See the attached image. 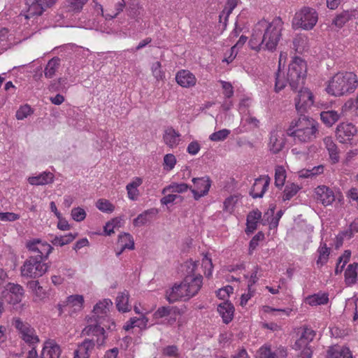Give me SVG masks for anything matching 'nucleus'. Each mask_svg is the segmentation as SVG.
<instances>
[{
    "instance_id": "13d9d810",
    "label": "nucleus",
    "mask_w": 358,
    "mask_h": 358,
    "mask_svg": "<svg viewBox=\"0 0 358 358\" xmlns=\"http://www.w3.org/2000/svg\"><path fill=\"white\" fill-rule=\"evenodd\" d=\"M202 266L205 268V275L209 278L212 274L213 263L211 259L206 255L202 259Z\"/></svg>"
},
{
    "instance_id": "473e14b6",
    "label": "nucleus",
    "mask_w": 358,
    "mask_h": 358,
    "mask_svg": "<svg viewBox=\"0 0 358 358\" xmlns=\"http://www.w3.org/2000/svg\"><path fill=\"white\" fill-rule=\"evenodd\" d=\"M84 299L82 295H71L67 298L66 307L73 308V311H80L83 309Z\"/></svg>"
},
{
    "instance_id": "69168bd1",
    "label": "nucleus",
    "mask_w": 358,
    "mask_h": 358,
    "mask_svg": "<svg viewBox=\"0 0 358 358\" xmlns=\"http://www.w3.org/2000/svg\"><path fill=\"white\" fill-rule=\"evenodd\" d=\"M164 164L169 166V169L171 170L174 167L176 163V159L173 155L167 154L164 157Z\"/></svg>"
},
{
    "instance_id": "aec40b11",
    "label": "nucleus",
    "mask_w": 358,
    "mask_h": 358,
    "mask_svg": "<svg viewBox=\"0 0 358 358\" xmlns=\"http://www.w3.org/2000/svg\"><path fill=\"white\" fill-rule=\"evenodd\" d=\"M166 298L169 303H174L180 299L188 300L190 297H189L182 282L179 285L176 284L171 289L167 290Z\"/></svg>"
},
{
    "instance_id": "a211bd4d",
    "label": "nucleus",
    "mask_w": 358,
    "mask_h": 358,
    "mask_svg": "<svg viewBox=\"0 0 358 358\" xmlns=\"http://www.w3.org/2000/svg\"><path fill=\"white\" fill-rule=\"evenodd\" d=\"M202 276L201 275L194 276L193 275H187L182 281L184 287L185 288L189 297L195 296L202 285Z\"/></svg>"
},
{
    "instance_id": "4c0bfd02",
    "label": "nucleus",
    "mask_w": 358,
    "mask_h": 358,
    "mask_svg": "<svg viewBox=\"0 0 358 358\" xmlns=\"http://www.w3.org/2000/svg\"><path fill=\"white\" fill-rule=\"evenodd\" d=\"M77 234L69 233L64 236H55L50 241L54 245L64 246L71 243L76 237Z\"/></svg>"
},
{
    "instance_id": "a18cd8bd",
    "label": "nucleus",
    "mask_w": 358,
    "mask_h": 358,
    "mask_svg": "<svg viewBox=\"0 0 358 358\" xmlns=\"http://www.w3.org/2000/svg\"><path fill=\"white\" fill-rule=\"evenodd\" d=\"M351 19V14L348 11H343L341 14L338 15L333 20V24L338 27L341 28L344 24Z\"/></svg>"
},
{
    "instance_id": "de8ad7c7",
    "label": "nucleus",
    "mask_w": 358,
    "mask_h": 358,
    "mask_svg": "<svg viewBox=\"0 0 358 358\" xmlns=\"http://www.w3.org/2000/svg\"><path fill=\"white\" fill-rule=\"evenodd\" d=\"M96 208L105 213H112L114 210V206L106 199H99L96 203Z\"/></svg>"
},
{
    "instance_id": "ea45409f",
    "label": "nucleus",
    "mask_w": 358,
    "mask_h": 358,
    "mask_svg": "<svg viewBox=\"0 0 358 358\" xmlns=\"http://www.w3.org/2000/svg\"><path fill=\"white\" fill-rule=\"evenodd\" d=\"M328 301V294L325 293L314 294L306 299L307 303L310 306L326 304Z\"/></svg>"
},
{
    "instance_id": "f3484780",
    "label": "nucleus",
    "mask_w": 358,
    "mask_h": 358,
    "mask_svg": "<svg viewBox=\"0 0 358 358\" xmlns=\"http://www.w3.org/2000/svg\"><path fill=\"white\" fill-rule=\"evenodd\" d=\"M287 350L282 346L272 349L270 345H264L257 351V358H286Z\"/></svg>"
},
{
    "instance_id": "5701e85b",
    "label": "nucleus",
    "mask_w": 358,
    "mask_h": 358,
    "mask_svg": "<svg viewBox=\"0 0 358 358\" xmlns=\"http://www.w3.org/2000/svg\"><path fill=\"white\" fill-rule=\"evenodd\" d=\"M95 344L96 343L94 339H85L75 350L73 358H90Z\"/></svg>"
},
{
    "instance_id": "c9c22d12",
    "label": "nucleus",
    "mask_w": 358,
    "mask_h": 358,
    "mask_svg": "<svg viewBox=\"0 0 358 358\" xmlns=\"http://www.w3.org/2000/svg\"><path fill=\"white\" fill-rule=\"evenodd\" d=\"M60 66V59L59 57H53L48 62L45 70L44 75L47 78H52L57 70Z\"/></svg>"
},
{
    "instance_id": "052dcab7",
    "label": "nucleus",
    "mask_w": 358,
    "mask_h": 358,
    "mask_svg": "<svg viewBox=\"0 0 358 358\" xmlns=\"http://www.w3.org/2000/svg\"><path fill=\"white\" fill-rule=\"evenodd\" d=\"M19 218L20 215L14 213H0V221L1 222H14Z\"/></svg>"
},
{
    "instance_id": "58836bf2",
    "label": "nucleus",
    "mask_w": 358,
    "mask_h": 358,
    "mask_svg": "<svg viewBox=\"0 0 358 358\" xmlns=\"http://www.w3.org/2000/svg\"><path fill=\"white\" fill-rule=\"evenodd\" d=\"M118 243L121 245V248H122L123 250L134 249V238L129 234L124 233L123 234H120L118 238Z\"/></svg>"
},
{
    "instance_id": "dca6fc26",
    "label": "nucleus",
    "mask_w": 358,
    "mask_h": 358,
    "mask_svg": "<svg viewBox=\"0 0 358 358\" xmlns=\"http://www.w3.org/2000/svg\"><path fill=\"white\" fill-rule=\"evenodd\" d=\"M24 296V289L19 284L8 283L4 297L10 304H17L22 301Z\"/></svg>"
},
{
    "instance_id": "e433bc0d",
    "label": "nucleus",
    "mask_w": 358,
    "mask_h": 358,
    "mask_svg": "<svg viewBox=\"0 0 358 358\" xmlns=\"http://www.w3.org/2000/svg\"><path fill=\"white\" fill-rule=\"evenodd\" d=\"M262 217V213L257 210L250 212L247 217V228L250 231L257 229V222Z\"/></svg>"
},
{
    "instance_id": "a19ab883",
    "label": "nucleus",
    "mask_w": 358,
    "mask_h": 358,
    "mask_svg": "<svg viewBox=\"0 0 358 358\" xmlns=\"http://www.w3.org/2000/svg\"><path fill=\"white\" fill-rule=\"evenodd\" d=\"M299 189L300 187L298 185H296L294 183L287 184L285 186V188L283 192L282 200H290L293 196H294L297 194Z\"/></svg>"
},
{
    "instance_id": "9d476101",
    "label": "nucleus",
    "mask_w": 358,
    "mask_h": 358,
    "mask_svg": "<svg viewBox=\"0 0 358 358\" xmlns=\"http://www.w3.org/2000/svg\"><path fill=\"white\" fill-rule=\"evenodd\" d=\"M57 0H26L28 6L25 17L27 19L38 17L43 14L44 10L52 6Z\"/></svg>"
},
{
    "instance_id": "bf43d9fd",
    "label": "nucleus",
    "mask_w": 358,
    "mask_h": 358,
    "mask_svg": "<svg viewBox=\"0 0 358 358\" xmlns=\"http://www.w3.org/2000/svg\"><path fill=\"white\" fill-rule=\"evenodd\" d=\"M233 291L234 288L230 285H227L217 292V296L220 299L224 300L229 296L230 294L233 293Z\"/></svg>"
},
{
    "instance_id": "72a5a7b5",
    "label": "nucleus",
    "mask_w": 358,
    "mask_h": 358,
    "mask_svg": "<svg viewBox=\"0 0 358 358\" xmlns=\"http://www.w3.org/2000/svg\"><path fill=\"white\" fill-rule=\"evenodd\" d=\"M357 263L349 264L345 271V281L348 285H352L357 282Z\"/></svg>"
},
{
    "instance_id": "4be33fe9",
    "label": "nucleus",
    "mask_w": 358,
    "mask_h": 358,
    "mask_svg": "<svg viewBox=\"0 0 358 358\" xmlns=\"http://www.w3.org/2000/svg\"><path fill=\"white\" fill-rule=\"evenodd\" d=\"M61 352L60 346L54 340H48L44 343L41 356L42 358H59Z\"/></svg>"
},
{
    "instance_id": "7c9ffc66",
    "label": "nucleus",
    "mask_w": 358,
    "mask_h": 358,
    "mask_svg": "<svg viewBox=\"0 0 358 358\" xmlns=\"http://www.w3.org/2000/svg\"><path fill=\"white\" fill-rule=\"evenodd\" d=\"M318 255L316 264L318 268H321L326 264L329 260L330 255V248L327 246L325 243L321 242L317 250Z\"/></svg>"
},
{
    "instance_id": "0e129e2a",
    "label": "nucleus",
    "mask_w": 358,
    "mask_h": 358,
    "mask_svg": "<svg viewBox=\"0 0 358 358\" xmlns=\"http://www.w3.org/2000/svg\"><path fill=\"white\" fill-rule=\"evenodd\" d=\"M201 149V145L198 141H192L187 146V151L189 155H196Z\"/></svg>"
},
{
    "instance_id": "79ce46f5",
    "label": "nucleus",
    "mask_w": 358,
    "mask_h": 358,
    "mask_svg": "<svg viewBox=\"0 0 358 358\" xmlns=\"http://www.w3.org/2000/svg\"><path fill=\"white\" fill-rule=\"evenodd\" d=\"M188 189H191V187H189L186 183H172L163 189L162 194H165L167 191L183 193Z\"/></svg>"
},
{
    "instance_id": "8fccbe9b",
    "label": "nucleus",
    "mask_w": 358,
    "mask_h": 358,
    "mask_svg": "<svg viewBox=\"0 0 358 358\" xmlns=\"http://www.w3.org/2000/svg\"><path fill=\"white\" fill-rule=\"evenodd\" d=\"M151 70L153 76L157 80H162L165 78V73L162 69V64L159 62H156L152 64L151 66Z\"/></svg>"
},
{
    "instance_id": "4d7b16f0",
    "label": "nucleus",
    "mask_w": 358,
    "mask_h": 358,
    "mask_svg": "<svg viewBox=\"0 0 358 358\" xmlns=\"http://www.w3.org/2000/svg\"><path fill=\"white\" fill-rule=\"evenodd\" d=\"M357 232H358V219L355 220L350 224L349 229L343 233V236L345 238H350Z\"/></svg>"
},
{
    "instance_id": "39448f33",
    "label": "nucleus",
    "mask_w": 358,
    "mask_h": 358,
    "mask_svg": "<svg viewBox=\"0 0 358 358\" xmlns=\"http://www.w3.org/2000/svg\"><path fill=\"white\" fill-rule=\"evenodd\" d=\"M358 85L357 76L352 72H339L329 81L328 94L340 96L353 92Z\"/></svg>"
},
{
    "instance_id": "4468645a",
    "label": "nucleus",
    "mask_w": 358,
    "mask_h": 358,
    "mask_svg": "<svg viewBox=\"0 0 358 358\" xmlns=\"http://www.w3.org/2000/svg\"><path fill=\"white\" fill-rule=\"evenodd\" d=\"M313 96L307 88L301 90L295 99V106L298 112L302 113L313 105Z\"/></svg>"
},
{
    "instance_id": "393cba45",
    "label": "nucleus",
    "mask_w": 358,
    "mask_h": 358,
    "mask_svg": "<svg viewBox=\"0 0 358 358\" xmlns=\"http://www.w3.org/2000/svg\"><path fill=\"white\" fill-rule=\"evenodd\" d=\"M53 181L54 175L50 171H44L38 176L28 178V182L31 185H45L52 183Z\"/></svg>"
},
{
    "instance_id": "f704fd0d",
    "label": "nucleus",
    "mask_w": 358,
    "mask_h": 358,
    "mask_svg": "<svg viewBox=\"0 0 358 358\" xmlns=\"http://www.w3.org/2000/svg\"><path fill=\"white\" fill-rule=\"evenodd\" d=\"M142 179L140 178H136L131 182L129 183L126 186V189L127 191L128 197L135 201L137 199L139 192L138 189V187H139L142 184Z\"/></svg>"
},
{
    "instance_id": "20e7f679",
    "label": "nucleus",
    "mask_w": 358,
    "mask_h": 358,
    "mask_svg": "<svg viewBox=\"0 0 358 358\" xmlns=\"http://www.w3.org/2000/svg\"><path fill=\"white\" fill-rule=\"evenodd\" d=\"M319 127V123L313 117L300 115L291 121L287 134L295 143H310L318 137Z\"/></svg>"
},
{
    "instance_id": "1a4fd4ad",
    "label": "nucleus",
    "mask_w": 358,
    "mask_h": 358,
    "mask_svg": "<svg viewBox=\"0 0 358 358\" xmlns=\"http://www.w3.org/2000/svg\"><path fill=\"white\" fill-rule=\"evenodd\" d=\"M87 325L82 331V334L88 336H95L96 339L95 341L97 345H103L105 343L106 335L103 327L101 325L99 321L96 320L94 318L88 317L87 319Z\"/></svg>"
},
{
    "instance_id": "3c124183",
    "label": "nucleus",
    "mask_w": 358,
    "mask_h": 358,
    "mask_svg": "<svg viewBox=\"0 0 358 358\" xmlns=\"http://www.w3.org/2000/svg\"><path fill=\"white\" fill-rule=\"evenodd\" d=\"M229 134V129H223L210 134L209 139L212 141H222L227 138Z\"/></svg>"
},
{
    "instance_id": "2eb2a0df",
    "label": "nucleus",
    "mask_w": 358,
    "mask_h": 358,
    "mask_svg": "<svg viewBox=\"0 0 358 358\" xmlns=\"http://www.w3.org/2000/svg\"><path fill=\"white\" fill-rule=\"evenodd\" d=\"M285 144L283 131L273 129L270 132L268 148L273 154H277L282 150Z\"/></svg>"
},
{
    "instance_id": "49530a36",
    "label": "nucleus",
    "mask_w": 358,
    "mask_h": 358,
    "mask_svg": "<svg viewBox=\"0 0 358 358\" xmlns=\"http://www.w3.org/2000/svg\"><path fill=\"white\" fill-rule=\"evenodd\" d=\"M29 287L34 292L36 296L40 299H43L46 297L47 293L42 286L40 285L38 281H31L29 284Z\"/></svg>"
},
{
    "instance_id": "f03ea898",
    "label": "nucleus",
    "mask_w": 358,
    "mask_h": 358,
    "mask_svg": "<svg viewBox=\"0 0 358 358\" xmlns=\"http://www.w3.org/2000/svg\"><path fill=\"white\" fill-rule=\"evenodd\" d=\"M283 22L280 17H275L271 22L265 20L258 22L254 29L250 45L254 50L275 49L282 30Z\"/></svg>"
},
{
    "instance_id": "5fc2aeb1",
    "label": "nucleus",
    "mask_w": 358,
    "mask_h": 358,
    "mask_svg": "<svg viewBox=\"0 0 358 358\" xmlns=\"http://www.w3.org/2000/svg\"><path fill=\"white\" fill-rule=\"evenodd\" d=\"M162 354L167 357H174L175 358H180L178 353V348L176 345H168L163 348Z\"/></svg>"
},
{
    "instance_id": "b1692460",
    "label": "nucleus",
    "mask_w": 358,
    "mask_h": 358,
    "mask_svg": "<svg viewBox=\"0 0 358 358\" xmlns=\"http://www.w3.org/2000/svg\"><path fill=\"white\" fill-rule=\"evenodd\" d=\"M177 83L182 87H191L196 85V78L188 70H180L176 76Z\"/></svg>"
},
{
    "instance_id": "6e6552de",
    "label": "nucleus",
    "mask_w": 358,
    "mask_h": 358,
    "mask_svg": "<svg viewBox=\"0 0 358 358\" xmlns=\"http://www.w3.org/2000/svg\"><path fill=\"white\" fill-rule=\"evenodd\" d=\"M315 332L308 327L303 329L299 338L297 339L293 345L295 350L300 351L299 357L300 358H311L313 351L309 346V343L313 340Z\"/></svg>"
},
{
    "instance_id": "412c9836",
    "label": "nucleus",
    "mask_w": 358,
    "mask_h": 358,
    "mask_svg": "<svg viewBox=\"0 0 358 358\" xmlns=\"http://www.w3.org/2000/svg\"><path fill=\"white\" fill-rule=\"evenodd\" d=\"M315 198L324 206L331 205L335 200L333 191L326 186H319L315 189Z\"/></svg>"
},
{
    "instance_id": "a878e982",
    "label": "nucleus",
    "mask_w": 358,
    "mask_h": 358,
    "mask_svg": "<svg viewBox=\"0 0 358 358\" xmlns=\"http://www.w3.org/2000/svg\"><path fill=\"white\" fill-rule=\"evenodd\" d=\"M324 144L327 150L329 158L333 164H336L340 160L339 150L331 137L327 136L323 139Z\"/></svg>"
},
{
    "instance_id": "423d86ee",
    "label": "nucleus",
    "mask_w": 358,
    "mask_h": 358,
    "mask_svg": "<svg viewBox=\"0 0 358 358\" xmlns=\"http://www.w3.org/2000/svg\"><path fill=\"white\" fill-rule=\"evenodd\" d=\"M317 20V13L314 8L303 7L295 13L292 20V26L294 29L302 28L310 30L315 27Z\"/></svg>"
},
{
    "instance_id": "c03bdc74",
    "label": "nucleus",
    "mask_w": 358,
    "mask_h": 358,
    "mask_svg": "<svg viewBox=\"0 0 358 358\" xmlns=\"http://www.w3.org/2000/svg\"><path fill=\"white\" fill-rule=\"evenodd\" d=\"M172 313H176V310L173 307L162 306L159 307L153 314L155 319H160L172 315Z\"/></svg>"
},
{
    "instance_id": "0eeeda50",
    "label": "nucleus",
    "mask_w": 358,
    "mask_h": 358,
    "mask_svg": "<svg viewBox=\"0 0 358 358\" xmlns=\"http://www.w3.org/2000/svg\"><path fill=\"white\" fill-rule=\"evenodd\" d=\"M13 325L18 331L20 338L31 349L33 348L36 349V346L39 343L40 339L34 328L18 317L13 320Z\"/></svg>"
},
{
    "instance_id": "774afa93",
    "label": "nucleus",
    "mask_w": 358,
    "mask_h": 358,
    "mask_svg": "<svg viewBox=\"0 0 358 358\" xmlns=\"http://www.w3.org/2000/svg\"><path fill=\"white\" fill-rule=\"evenodd\" d=\"M347 306H352L355 309L353 320L356 321L358 319V298L349 301Z\"/></svg>"
},
{
    "instance_id": "09e8293b",
    "label": "nucleus",
    "mask_w": 358,
    "mask_h": 358,
    "mask_svg": "<svg viewBox=\"0 0 358 358\" xmlns=\"http://www.w3.org/2000/svg\"><path fill=\"white\" fill-rule=\"evenodd\" d=\"M154 209L145 210L143 213L138 215L136 218L134 220V225L136 227H141L145 224L148 221V215L153 213Z\"/></svg>"
},
{
    "instance_id": "7ed1b4c3",
    "label": "nucleus",
    "mask_w": 358,
    "mask_h": 358,
    "mask_svg": "<svg viewBox=\"0 0 358 358\" xmlns=\"http://www.w3.org/2000/svg\"><path fill=\"white\" fill-rule=\"evenodd\" d=\"M282 54H280L279 59V69L275 73V91L278 92L284 89L288 83L293 90H297L304 83L306 75V63L303 59L295 57L289 64L287 77L285 73L280 71Z\"/></svg>"
},
{
    "instance_id": "338daca9",
    "label": "nucleus",
    "mask_w": 358,
    "mask_h": 358,
    "mask_svg": "<svg viewBox=\"0 0 358 358\" xmlns=\"http://www.w3.org/2000/svg\"><path fill=\"white\" fill-rule=\"evenodd\" d=\"M87 0H69V6L73 10H80Z\"/></svg>"
},
{
    "instance_id": "bb28decb",
    "label": "nucleus",
    "mask_w": 358,
    "mask_h": 358,
    "mask_svg": "<svg viewBox=\"0 0 358 358\" xmlns=\"http://www.w3.org/2000/svg\"><path fill=\"white\" fill-rule=\"evenodd\" d=\"M327 358H352V355L348 348L336 345L329 348Z\"/></svg>"
},
{
    "instance_id": "c85d7f7f",
    "label": "nucleus",
    "mask_w": 358,
    "mask_h": 358,
    "mask_svg": "<svg viewBox=\"0 0 358 358\" xmlns=\"http://www.w3.org/2000/svg\"><path fill=\"white\" fill-rule=\"evenodd\" d=\"M164 142L170 148L176 147L179 142L180 134L173 128H168L163 136Z\"/></svg>"
},
{
    "instance_id": "f257e3e1",
    "label": "nucleus",
    "mask_w": 358,
    "mask_h": 358,
    "mask_svg": "<svg viewBox=\"0 0 358 358\" xmlns=\"http://www.w3.org/2000/svg\"><path fill=\"white\" fill-rule=\"evenodd\" d=\"M26 247L29 252L36 253V255L30 256L24 261L20 268L21 275L29 278H39L48 269V266L43 261L48 259L53 248L40 239L27 241Z\"/></svg>"
},
{
    "instance_id": "6ab92c4d",
    "label": "nucleus",
    "mask_w": 358,
    "mask_h": 358,
    "mask_svg": "<svg viewBox=\"0 0 358 358\" xmlns=\"http://www.w3.org/2000/svg\"><path fill=\"white\" fill-rule=\"evenodd\" d=\"M269 183L270 178L268 176L257 178L251 188L250 194L254 199L262 198L267 190Z\"/></svg>"
},
{
    "instance_id": "cd10ccee",
    "label": "nucleus",
    "mask_w": 358,
    "mask_h": 358,
    "mask_svg": "<svg viewBox=\"0 0 358 358\" xmlns=\"http://www.w3.org/2000/svg\"><path fill=\"white\" fill-rule=\"evenodd\" d=\"M217 311L222 316L224 323L228 324L233 319L234 308L228 301L220 303L217 307Z\"/></svg>"
},
{
    "instance_id": "680f3d73",
    "label": "nucleus",
    "mask_w": 358,
    "mask_h": 358,
    "mask_svg": "<svg viewBox=\"0 0 358 358\" xmlns=\"http://www.w3.org/2000/svg\"><path fill=\"white\" fill-rule=\"evenodd\" d=\"M264 238V234L262 232H258L250 241L249 250L250 252L256 249L259 245V242Z\"/></svg>"
},
{
    "instance_id": "37998d69",
    "label": "nucleus",
    "mask_w": 358,
    "mask_h": 358,
    "mask_svg": "<svg viewBox=\"0 0 358 358\" xmlns=\"http://www.w3.org/2000/svg\"><path fill=\"white\" fill-rule=\"evenodd\" d=\"M286 179V172L282 166H277L275 170V185L282 187Z\"/></svg>"
},
{
    "instance_id": "e2e57ef3",
    "label": "nucleus",
    "mask_w": 358,
    "mask_h": 358,
    "mask_svg": "<svg viewBox=\"0 0 358 358\" xmlns=\"http://www.w3.org/2000/svg\"><path fill=\"white\" fill-rule=\"evenodd\" d=\"M222 87L224 90V94L227 98H230L234 94V90L230 83L221 80Z\"/></svg>"
},
{
    "instance_id": "6e6d98bb",
    "label": "nucleus",
    "mask_w": 358,
    "mask_h": 358,
    "mask_svg": "<svg viewBox=\"0 0 358 358\" xmlns=\"http://www.w3.org/2000/svg\"><path fill=\"white\" fill-rule=\"evenodd\" d=\"M306 42V38L303 36H298L295 38L293 41L294 48L296 51L298 52H301L303 51L305 48V44Z\"/></svg>"
},
{
    "instance_id": "c756f323",
    "label": "nucleus",
    "mask_w": 358,
    "mask_h": 358,
    "mask_svg": "<svg viewBox=\"0 0 358 358\" xmlns=\"http://www.w3.org/2000/svg\"><path fill=\"white\" fill-rule=\"evenodd\" d=\"M129 292L127 290L118 294L116 298V307L120 312L126 313L131 310V306L129 305Z\"/></svg>"
},
{
    "instance_id": "f8f14e48",
    "label": "nucleus",
    "mask_w": 358,
    "mask_h": 358,
    "mask_svg": "<svg viewBox=\"0 0 358 358\" xmlns=\"http://www.w3.org/2000/svg\"><path fill=\"white\" fill-rule=\"evenodd\" d=\"M113 306V302L110 299H105L97 303L93 309L92 315L90 318H94L96 320L99 321L100 324H103L104 322L108 321V313L109 309Z\"/></svg>"
},
{
    "instance_id": "603ef678",
    "label": "nucleus",
    "mask_w": 358,
    "mask_h": 358,
    "mask_svg": "<svg viewBox=\"0 0 358 358\" xmlns=\"http://www.w3.org/2000/svg\"><path fill=\"white\" fill-rule=\"evenodd\" d=\"M71 217L76 222H81L85 220L86 217L85 210L80 207L73 208L71 210Z\"/></svg>"
},
{
    "instance_id": "ddd939ff",
    "label": "nucleus",
    "mask_w": 358,
    "mask_h": 358,
    "mask_svg": "<svg viewBox=\"0 0 358 358\" xmlns=\"http://www.w3.org/2000/svg\"><path fill=\"white\" fill-rule=\"evenodd\" d=\"M192 182L194 185V189H190L195 200L206 195L210 189L211 181L209 177L194 178Z\"/></svg>"
},
{
    "instance_id": "2f4dec72",
    "label": "nucleus",
    "mask_w": 358,
    "mask_h": 358,
    "mask_svg": "<svg viewBox=\"0 0 358 358\" xmlns=\"http://www.w3.org/2000/svg\"><path fill=\"white\" fill-rule=\"evenodd\" d=\"M340 117L341 113L333 110L322 111L320 113L321 120L327 127H331L340 119Z\"/></svg>"
},
{
    "instance_id": "9b49d317",
    "label": "nucleus",
    "mask_w": 358,
    "mask_h": 358,
    "mask_svg": "<svg viewBox=\"0 0 358 358\" xmlns=\"http://www.w3.org/2000/svg\"><path fill=\"white\" fill-rule=\"evenodd\" d=\"M357 134L356 127L350 122L340 123L336 130V135L338 141L342 143H350Z\"/></svg>"
},
{
    "instance_id": "864d4df0",
    "label": "nucleus",
    "mask_w": 358,
    "mask_h": 358,
    "mask_svg": "<svg viewBox=\"0 0 358 358\" xmlns=\"http://www.w3.org/2000/svg\"><path fill=\"white\" fill-rule=\"evenodd\" d=\"M32 113L33 110L29 106H22L17 110L16 118L17 120H23L30 115Z\"/></svg>"
}]
</instances>
